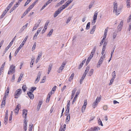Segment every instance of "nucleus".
<instances>
[{
  "instance_id": "nucleus-14",
  "label": "nucleus",
  "mask_w": 131,
  "mask_h": 131,
  "mask_svg": "<svg viewBox=\"0 0 131 131\" xmlns=\"http://www.w3.org/2000/svg\"><path fill=\"white\" fill-rule=\"evenodd\" d=\"M18 3H16V4H15L14 6L10 9V13H11L18 6Z\"/></svg>"
},
{
  "instance_id": "nucleus-22",
  "label": "nucleus",
  "mask_w": 131,
  "mask_h": 131,
  "mask_svg": "<svg viewBox=\"0 0 131 131\" xmlns=\"http://www.w3.org/2000/svg\"><path fill=\"white\" fill-rule=\"evenodd\" d=\"M98 103L97 101H95L94 102L92 105V107L93 108H95L97 105Z\"/></svg>"
},
{
  "instance_id": "nucleus-37",
  "label": "nucleus",
  "mask_w": 131,
  "mask_h": 131,
  "mask_svg": "<svg viewBox=\"0 0 131 131\" xmlns=\"http://www.w3.org/2000/svg\"><path fill=\"white\" fill-rule=\"evenodd\" d=\"M74 73H72V74L71 75V76L70 77L69 81L70 82L71 80H72L74 76Z\"/></svg>"
},
{
  "instance_id": "nucleus-19",
  "label": "nucleus",
  "mask_w": 131,
  "mask_h": 131,
  "mask_svg": "<svg viewBox=\"0 0 131 131\" xmlns=\"http://www.w3.org/2000/svg\"><path fill=\"white\" fill-rule=\"evenodd\" d=\"M42 101H40L39 102L37 106V110L38 111L39 110V109L40 108L41 105L42 104Z\"/></svg>"
},
{
  "instance_id": "nucleus-30",
  "label": "nucleus",
  "mask_w": 131,
  "mask_h": 131,
  "mask_svg": "<svg viewBox=\"0 0 131 131\" xmlns=\"http://www.w3.org/2000/svg\"><path fill=\"white\" fill-rule=\"evenodd\" d=\"M67 116L66 117V122H68L70 120V114H68V115H67Z\"/></svg>"
},
{
  "instance_id": "nucleus-58",
  "label": "nucleus",
  "mask_w": 131,
  "mask_h": 131,
  "mask_svg": "<svg viewBox=\"0 0 131 131\" xmlns=\"http://www.w3.org/2000/svg\"><path fill=\"white\" fill-rule=\"evenodd\" d=\"M41 75V73L40 72H39L37 75V78H38L40 79Z\"/></svg>"
},
{
  "instance_id": "nucleus-45",
  "label": "nucleus",
  "mask_w": 131,
  "mask_h": 131,
  "mask_svg": "<svg viewBox=\"0 0 131 131\" xmlns=\"http://www.w3.org/2000/svg\"><path fill=\"white\" fill-rule=\"evenodd\" d=\"M7 12H6V11H4L2 14V15H1V18H3L4 17V16L5 15V14H6V13H7Z\"/></svg>"
},
{
  "instance_id": "nucleus-20",
  "label": "nucleus",
  "mask_w": 131,
  "mask_h": 131,
  "mask_svg": "<svg viewBox=\"0 0 131 131\" xmlns=\"http://www.w3.org/2000/svg\"><path fill=\"white\" fill-rule=\"evenodd\" d=\"M95 28L96 26H93L90 31V34H92L93 33L95 30Z\"/></svg>"
},
{
  "instance_id": "nucleus-23",
  "label": "nucleus",
  "mask_w": 131,
  "mask_h": 131,
  "mask_svg": "<svg viewBox=\"0 0 131 131\" xmlns=\"http://www.w3.org/2000/svg\"><path fill=\"white\" fill-rule=\"evenodd\" d=\"M96 50V47L95 46L93 48V49H92V51L91 54H92V55H94V53L95 52Z\"/></svg>"
},
{
  "instance_id": "nucleus-28",
  "label": "nucleus",
  "mask_w": 131,
  "mask_h": 131,
  "mask_svg": "<svg viewBox=\"0 0 131 131\" xmlns=\"http://www.w3.org/2000/svg\"><path fill=\"white\" fill-rule=\"evenodd\" d=\"M107 30L106 29H105L103 37V39H105L106 37V34L107 32Z\"/></svg>"
},
{
  "instance_id": "nucleus-29",
  "label": "nucleus",
  "mask_w": 131,
  "mask_h": 131,
  "mask_svg": "<svg viewBox=\"0 0 131 131\" xmlns=\"http://www.w3.org/2000/svg\"><path fill=\"white\" fill-rule=\"evenodd\" d=\"M73 0H68L67 2L66 3V4L68 6L71 3Z\"/></svg>"
},
{
  "instance_id": "nucleus-47",
  "label": "nucleus",
  "mask_w": 131,
  "mask_h": 131,
  "mask_svg": "<svg viewBox=\"0 0 131 131\" xmlns=\"http://www.w3.org/2000/svg\"><path fill=\"white\" fill-rule=\"evenodd\" d=\"M98 123L99 125H101L102 126H103V124H102V122L100 118H99L98 121Z\"/></svg>"
},
{
  "instance_id": "nucleus-12",
  "label": "nucleus",
  "mask_w": 131,
  "mask_h": 131,
  "mask_svg": "<svg viewBox=\"0 0 131 131\" xmlns=\"http://www.w3.org/2000/svg\"><path fill=\"white\" fill-rule=\"evenodd\" d=\"M93 55H92V54H91L90 55V56L88 57V58L87 61H86V65H87L89 62L91 60L92 58L93 57Z\"/></svg>"
},
{
  "instance_id": "nucleus-60",
  "label": "nucleus",
  "mask_w": 131,
  "mask_h": 131,
  "mask_svg": "<svg viewBox=\"0 0 131 131\" xmlns=\"http://www.w3.org/2000/svg\"><path fill=\"white\" fill-rule=\"evenodd\" d=\"M114 79L112 78V79H111V81H110V82L109 84V85H111L112 84L113 82V81H114Z\"/></svg>"
},
{
  "instance_id": "nucleus-27",
  "label": "nucleus",
  "mask_w": 131,
  "mask_h": 131,
  "mask_svg": "<svg viewBox=\"0 0 131 131\" xmlns=\"http://www.w3.org/2000/svg\"><path fill=\"white\" fill-rule=\"evenodd\" d=\"M41 20H38V22H37L35 24V26L36 27H37L39 25L40 23L41 22Z\"/></svg>"
},
{
  "instance_id": "nucleus-44",
  "label": "nucleus",
  "mask_w": 131,
  "mask_h": 131,
  "mask_svg": "<svg viewBox=\"0 0 131 131\" xmlns=\"http://www.w3.org/2000/svg\"><path fill=\"white\" fill-rule=\"evenodd\" d=\"M53 31V29H51L48 34V35H49V36H50L51 35Z\"/></svg>"
},
{
  "instance_id": "nucleus-34",
  "label": "nucleus",
  "mask_w": 131,
  "mask_h": 131,
  "mask_svg": "<svg viewBox=\"0 0 131 131\" xmlns=\"http://www.w3.org/2000/svg\"><path fill=\"white\" fill-rule=\"evenodd\" d=\"M34 6V5L32 4L31 5L29 6V7L27 8V10H28V11H29L30 10L33 8Z\"/></svg>"
},
{
  "instance_id": "nucleus-1",
  "label": "nucleus",
  "mask_w": 131,
  "mask_h": 131,
  "mask_svg": "<svg viewBox=\"0 0 131 131\" xmlns=\"http://www.w3.org/2000/svg\"><path fill=\"white\" fill-rule=\"evenodd\" d=\"M121 8H118L117 10V3H114L113 12L116 13V15H118L121 12Z\"/></svg>"
},
{
  "instance_id": "nucleus-2",
  "label": "nucleus",
  "mask_w": 131,
  "mask_h": 131,
  "mask_svg": "<svg viewBox=\"0 0 131 131\" xmlns=\"http://www.w3.org/2000/svg\"><path fill=\"white\" fill-rule=\"evenodd\" d=\"M28 37V36H27L24 39V40L22 42L21 44L19 46L16 50L15 53V56H16V55L18 52L19 51L20 49L24 45V43L26 42V41L27 40Z\"/></svg>"
},
{
  "instance_id": "nucleus-38",
  "label": "nucleus",
  "mask_w": 131,
  "mask_h": 131,
  "mask_svg": "<svg viewBox=\"0 0 131 131\" xmlns=\"http://www.w3.org/2000/svg\"><path fill=\"white\" fill-rule=\"evenodd\" d=\"M35 58L34 57H32L31 59V61L30 64L32 65H33V64L34 62V60Z\"/></svg>"
},
{
  "instance_id": "nucleus-9",
  "label": "nucleus",
  "mask_w": 131,
  "mask_h": 131,
  "mask_svg": "<svg viewBox=\"0 0 131 131\" xmlns=\"http://www.w3.org/2000/svg\"><path fill=\"white\" fill-rule=\"evenodd\" d=\"M27 111L26 110L24 109L23 111V117L25 118V119H26V116L27 114Z\"/></svg>"
},
{
  "instance_id": "nucleus-15",
  "label": "nucleus",
  "mask_w": 131,
  "mask_h": 131,
  "mask_svg": "<svg viewBox=\"0 0 131 131\" xmlns=\"http://www.w3.org/2000/svg\"><path fill=\"white\" fill-rule=\"evenodd\" d=\"M68 6L65 3V4L62 5L61 7L59 8V10H60V11H61L63 9L66 8Z\"/></svg>"
},
{
  "instance_id": "nucleus-51",
  "label": "nucleus",
  "mask_w": 131,
  "mask_h": 131,
  "mask_svg": "<svg viewBox=\"0 0 131 131\" xmlns=\"http://www.w3.org/2000/svg\"><path fill=\"white\" fill-rule=\"evenodd\" d=\"M65 130L66 129L63 128L62 126H61L60 127V131H65Z\"/></svg>"
},
{
  "instance_id": "nucleus-26",
  "label": "nucleus",
  "mask_w": 131,
  "mask_h": 131,
  "mask_svg": "<svg viewBox=\"0 0 131 131\" xmlns=\"http://www.w3.org/2000/svg\"><path fill=\"white\" fill-rule=\"evenodd\" d=\"M8 121V116H5L4 119V123L5 125L7 123V122Z\"/></svg>"
},
{
  "instance_id": "nucleus-31",
  "label": "nucleus",
  "mask_w": 131,
  "mask_h": 131,
  "mask_svg": "<svg viewBox=\"0 0 131 131\" xmlns=\"http://www.w3.org/2000/svg\"><path fill=\"white\" fill-rule=\"evenodd\" d=\"M29 11H28V10H27V9H26V11H25V12L23 14L22 16L21 17L22 18H23V17L25 16L26 14Z\"/></svg>"
},
{
  "instance_id": "nucleus-6",
  "label": "nucleus",
  "mask_w": 131,
  "mask_h": 131,
  "mask_svg": "<svg viewBox=\"0 0 131 131\" xmlns=\"http://www.w3.org/2000/svg\"><path fill=\"white\" fill-rule=\"evenodd\" d=\"M100 129V128L98 126H95L91 127L89 129L90 131H98Z\"/></svg>"
},
{
  "instance_id": "nucleus-53",
  "label": "nucleus",
  "mask_w": 131,
  "mask_h": 131,
  "mask_svg": "<svg viewBox=\"0 0 131 131\" xmlns=\"http://www.w3.org/2000/svg\"><path fill=\"white\" fill-rule=\"evenodd\" d=\"M47 4H45L40 9V10H42L47 5Z\"/></svg>"
},
{
  "instance_id": "nucleus-18",
  "label": "nucleus",
  "mask_w": 131,
  "mask_h": 131,
  "mask_svg": "<svg viewBox=\"0 0 131 131\" xmlns=\"http://www.w3.org/2000/svg\"><path fill=\"white\" fill-rule=\"evenodd\" d=\"M42 54V52H41L40 53V54H39L36 60V63H37L38 62L40 58L41 57V56Z\"/></svg>"
},
{
  "instance_id": "nucleus-5",
  "label": "nucleus",
  "mask_w": 131,
  "mask_h": 131,
  "mask_svg": "<svg viewBox=\"0 0 131 131\" xmlns=\"http://www.w3.org/2000/svg\"><path fill=\"white\" fill-rule=\"evenodd\" d=\"M98 13V12L96 11L95 12L93 17V22L92 23V24H93V22H94V23H95L96 20L97 19V15Z\"/></svg>"
},
{
  "instance_id": "nucleus-16",
  "label": "nucleus",
  "mask_w": 131,
  "mask_h": 131,
  "mask_svg": "<svg viewBox=\"0 0 131 131\" xmlns=\"http://www.w3.org/2000/svg\"><path fill=\"white\" fill-rule=\"evenodd\" d=\"M28 23H27L24 26L22 27L20 29V31H21V32L24 30L25 29L27 26L28 25Z\"/></svg>"
},
{
  "instance_id": "nucleus-21",
  "label": "nucleus",
  "mask_w": 131,
  "mask_h": 131,
  "mask_svg": "<svg viewBox=\"0 0 131 131\" xmlns=\"http://www.w3.org/2000/svg\"><path fill=\"white\" fill-rule=\"evenodd\" d=\"M13 43H12L11 42H10L8 46L6 48L5 50V52H6L10 47L12 45Z\"/></svg>"
},
{
  "instance_id": "nucleus-3",
  "label": "nucleus",
  "mask_w": 131,
  "mask_h": 131,
  "mask_svg": "<svg viewBox=\"0 0 131 131\" xmlns=\"http://www.w3.org/2000/svg\"><path fill=\"white\" fill-rule=\"evenodd\" d=\"M21 92L22 90L21 89H19L16 90L14 95L15 98L16 99H17L18 97V96L21 94Z\"/></svg>"
},
{
  "instance_id": "nucleus-11",
  "label": "nucleus",
  "mask_w": 131,
  "mask_h": 131,
  "mask_svg": "<svg viewBox=\"0 0 131 131\" xmlns=\"http://www.w3.org/2000/svg\"><path fill=\"white\" fill-rule=\"evenodd\" d=\"M103 59L102 58H100L98 63V64L97 66V68H99L100 67V65L102 64L103 61Z\"/></svg>"
},
{
  "instance_id": "nucleus-40",
  "label": "nucleus",
  "mask_w": 131,
  "mask_h": 131,
  "mask_svg": "<svg viewBox=\"0 0 131 131\" xmlns=\"http://www.w3.org/2000/svg\"><path fill=\"white\" fill-rule=\"evenodd\" d=\"M46 79V76H44L43 77V79H42V80H41V81L40 82V83H44L45 82Z\"/></svg>"
},
{
  "instance_id": "nucleus-52",
  "label": "nucleus",
  "mask_w": 131,
  "mask_h": 131,
  "mask_svg": "<svg viewBox=\"0 0 131 131\" xmlns=\"http://www.w3.org/2000/svg\"><path fill=\"white\" fill-rule=\"evenodd\" d=\"M5 101H2V103L1 105V106L2 107H3L5 105Z\"/></svg>"
},
{
  "instance_id": "nucleus-59",
  "label": "nucleus",
  "mask_w": 131,
  "mask_h": 131,
  "mask_svg": "<svg viewBox=\"0 0 131 131\" xmlns=\"http://www.w3.org/2000/svg\"><path fill=\"white\" fill-rule=\"evenodd\" d=\"M86 107V106H82L81 109V111L82 112H83V111H84L85 108Z\"/></svg>"
},
{
  "instance_id": "nucleus-10",
  "label": "nucleus",
  "mask_w": 131,
  "mask_h": 131,
  "mask_svg": "<svg viewBox=\"0 0 131 131\" xmlns=\"http://www.w3.org/2000/svg\"><path fill=\"white\" fill-rule=\"evenodd\" d=\"M27 94L28 96L31 99H32L34 98V95L31 92H28L27 93Z\"/></svg>"
},
{
  "instance_id": "nucleus-63",
  "label": "nucleus",
  "mask_w": 131,
  "mask_h": 131,
  "mask_svg": "<svg viewBox=\"0 0 131 131\" xmlns=\"http://www.w3.org/2000/svg\"><path fill=\"white\" fill-rule=\"evenodd\" d=\"M49 23V22H48V21L46 22L45 24V26L44 27V28L45 29L46 27L47 28V27L48 26V25Z\"/></svg>"
},
{
  "instance_id": "nucleus-61",
  "label": "nucleus",
  "mask_w": 131,
  "mask_h": 131,
  "mask_svg": "<svg viewBox=\"0 0 131 131\" xmlns=\"http://www.w3.org/2000/svg\"><path fill=\"white\" fill-rule=\"evenodd\" d=\"M101 98L100 97L97 98L96 100V101H97L98 103L100 101Z\"/></svg>"
},
{
  "instance_id": "nucleus-56",
  "label": "nucleus",
  "mask_w": 131,
  "mask_h": 131,
  "mask_svg": "<svg viewBox=\"0 0 131 131\" xmlns=\"http://www.w3.org/2000/svg\"><path fill=\"white\" fill-rule=\"evenodd\" d=\"M85 76H84V75H83V76L80 79V82L81 84V82H82V81L85 78Z\"/></svg>"
},
{
  "instance_id": "nucleus-35",
  "label": "nucleus",
  "mask_w": 131,
  "mask_h": 131,
  "mask_svg": "<svg viewBox=\"0 0 131 131\" xmlns=\"http://www.w3.org/2000/svg\"><path fill=\"white\" fill-rule=\"evenodd\" d=\"M93 69H91L90 72L89 74V76H91L93 74Z\"/></svg>"
},
{
  "instance_id": "nucleus-33",
  "label": "nucleus",
  "mask_w": 131,
  "mask_h": 131,
  "mask_svg": "<svg viewBox=\"0 0 131 131\" xmlns=\"http://www.w3.org/2000/svg\"><path fill=\"white\" fill-rule=\"evenodd\" d=\"M36 89V87H32L31 88V89L30 91L32 93H33L34 91Z\"/></svg>"
},
{
  "instance_id": "nucleus-32",
  "label": "nucleus",
  "mask_w": 131,
  "mask_h": 131,
  "mask_svg": "<svg viewBox=\"0 0 131 131\" xmlns=\"http://www.w3.org/2000/svg\"><path fill=\"white\" fill-rule=\"evenodd\" d=\"M23 76V74H21L20 75L19 77V78L18 80V82H19L21 81L22 77Z\"/></svg>"
},
{
  "instance_id": "nucleus-4",
  "label": "nucleus",
  "mask_w": 131,
  "mask_h": 131,
  "mask_svg": "<svg viewBox=\"0 0 131 131\" xmlns=\"http://www.w3.org/2000/svg\"><path fill=\"white\" fill-rule=\"evenodd\" d=\"M15 66L13 65H12L10 66L9 70L8 72V74H10V73L14 72L15 70Z\"/></svg>"
},
{
  "instance_id": "nucleus-54",
  "label": "nucleus",
  "mask_w": 131,
  "mask_h": 131,
  "mask_svg": "<svg viewBox=\"0 0 131 131\" xmlns=\"http://www.w3.org/2000/svg\"><path fill=\"white\" fill-rule=\"evenodd\" d=\"M122 27V26L120 25H119L118 26V31H121Z\"/></svg>"
},
{
  "instance_id": "nucleus-46",
  "label": "nucleus",
  "mask_w": 131,
  "mask_h": 131,
  "mask_svg": "<svg viewBox=\"0 0 131 131\" xmlns=\"http://www.w3.org/2000/svg\"><path fill=\"white\" fill-rule=\"evenodd\" d=\"M5 62H4L2 65L1 66V67L0 68V71L1 72V71H2L4 68V67L5 66Z\"/></svg>"
},
{
  "instance_id": "nucleus-39",
  "label": "nucleus",
  "mask_w": 131,
  "mask_h": 131,
  "mask_svg": "<svg viewBox=\"0 0 131 131\" xmlns=\"http://www.w3.org/2000/svg\"><path fill=\"white\" fill-rule=\"evenodd\" d=\"M27 89V87H26V85H24L23 86L22 89L24 92H25V91H26Z\"/></svg>"
},
{
  "instance_id": "nucleus-42",
  "label": "nucleus",
  "mask_w": 131,
  "mask_h": 131,
  "mask_svg": "<svg viewBox=\"0 0 131 131\" xmlns=\"http://www.w3.org/2000/svg\"><path fill=\"white\" fill-rule=\"evenodd\" d=\"M94 1L92 2L91 3L89 6V9L91 8L94 4Z\"/></svg>"
},
{
  "instance_id": "nucleus-8",
  "label": "nucleus",
  "mask_w": 131,
  "mask_h": 131,
  "mask_svg": "<svg viewBox=\"0 0 131 131\" xmlns=\"http://www.w3.org/2000/svg\"><path fill=\"white\" fill-rule=\"evenodd\" d=\"M80 92V91H78L76 93V94L74 97V99L73 100V101L72 102V104H73L76 101V99L77 98L78 95L79 94Z\"/></svg>"
},
{
  "instance_id": "nucleus-17",
  "label": "nucleus",
  "mask_w": 131,
  "mask_h": 131,
  "mask_svg": "<svg viewBox=\"0 0 131 131\" xmlns=\"http://www.w3.org/2000/svg\"><path fill=\"white\" fill-rule=\"evenodd\" d=\"M77 89L75 88L74 89L72 90L71 96V99H72L73 98L75 93V91Z\"/></svg>"
},
{
  "instance_id": "nucleus-43",
  "label": "nucleus",
  "mask_w": 131,
  "mask_h": 131,
  "mask_svg": "<svg viewBox=\"0 0 131 131\" xmlns=\"http://www.w3.org/2000/svg\"><path fill=\"white\" fill-rule=\"evenodd\" d=\"M112 76L113 77L112 78L115 79L116 76V75L115 74V71H113V72L112 73Z\"/></svg>"
},
{
  "instance_id": "nucleus-50",
  "label": "nucleus",
  "mask_w": 131,
  "mask_h": 131,
  "mask_svg": "<svg viewBox=\"0 0 131 131\" xmlns=\"http://www.w3.org/2000/svg\"><path fill=\"white\" fill-rule=\"evenodd\" d=\"M33 125V124L31 125H29V131H32V126Z\"/></svg>"
},
{
  "instance_id": "nucleus-64",
  "label": "nucleus",
  "mask_w": 131,
  "mask_h": 131,
  "mask_svg": "<svg viewBox=\"0 0 131 131\" xmlns=\"http://www.w3.org/2000/svg\"><path fill=\"white\" fill-rule=\"evenodd\" d=\"M39 79L38 78H37L36 79L35 82V84H37L38 82L39 81Z\"/></svg>"
},
{
  "instance_id": "nucleus-7",
  "label": "nucleus",
  "mask_w": 131,
  "mask_h": 131,
  "mask_svg": "<svg viewBox=\"0 0 131 131\" xmlns=\"http://www.w3.org/2000/svg\"><path fill=\"white\" fill-rule=\"evenodd\" d=\"M20 105L19 104H18L17 105L15 108L14 110V112L15 113H16L17 114H18L19 110L20 108Z\"/></svg>"
},
{
  "instance_id": "nucleus-57",
  "label": "nucleus",
  "mask_w": 131,
  "mask_h": 131,
  "mask_svg": "<svg viewBox=\"0 0 131 131\" xmlns=\"http://www.w3.org/2000/svg\"><path fill=\"white\" fill-rule=\"evenodd\" d=\"M69 110H67H67H66L65 111V115L67 116V115H68L69 114Z\"/></svg>"
},
{
  "instance_id": "nucleus-36",
  "label": "nucleus",
  "mask_w": 131,
  "mask_h": 131,
  "mask_svg": "<svg viewBox=\"0 0 131 131\" xmlns=\"http://www.w3.org/2000/svg\"><path fill=\"white\" fill-rule=\"evenodd\" d=\"M90 22H88L87 24L86 27V29L87 30H88L89 29L90 27Z\"/></svg>"
},
{
  "instance_id": "nucleus-49",
  "label": "nucleus",
  "mask_w": 131,
  "mask_h": 131,
  "mask_svg": "<svg viewBox=\"0 0 131 131\" xmlns=\"http://www.w3.org/2000/svg\"><path fill=\"white\" fill-rule=\"evenodd\" d=\"M26 119H25L24 120V123L25 124V125L24 126V127H27V121H26Z\"/></svg>"
},
{
  "instance_id": "nucleus-13",
  "label": "nucleus",
  "mask_w": 131,
  "mask_h": 131,
  "mask_svg": "<svg viewBox=\"0 0 131 131\" xmlns=\"http://www.w3.org/2000/svg\"><path fill=\"white\" fill-rule=\"evenodd\" d=\"M61 11H60V10H59V9H58L55 12L54 14V17H56L60 13Z\"/></svg>"
},
{
  "instance_id": "nucleus-62",
  "label": "nucleus",
  "mask_w": 131,
  "mask_h": 131,
  "mask_svg": "<svg viewBox=\"0 0 131 131\" xmlns=\"http://www.w3.org/2000/svg\"><path fill=\"white\" fill-rule=\"evenodd\" d=\"M89 69H90V67H89V66H87L86 67L85 71V72H86L88 73V72L89 71Z\"/></svg>"
},
{
  "instance_id": "nucleus-25",
  "label": "nucleus",
  "mask_w": 131,
  "mask_h": 131,
  "mask_svg": "<svg viewBox=\"0 0 131 131\" xmlns=\"http://www.w3.org/2000/svg\"><path fill=\"white\" fill-rule=\"evenodd\" d=\"M127 6L128 8L130 7V0H126Z\"/></svg>"
},
{
  "instance_id": "nucleus-24",
  "label": "nucleus",
  "mask_w": 131,
  "mask_h": 131,
  "mask_svg": "<svg viewBox=\"0 0 131 131\" xmlns=\"http://www.w3.org/2000/svg\"><path fill=\"white\" fill-rule=\"evenodd\" d=\"M52 67V65L51 64L49 65V68L48 71V74L50 73Z\"/></svg>"
},
{
  "instance_id": "nucleus-41",
  "label": "nucleus",
  "mask_w": 131,
  "mask_h": 131,
  "mask_svg": "<svg viewBox=\"0 0 131 131\" xmlns=\"http://www.w3.org/2000/svg\"><path fill=\"white\" fill-rule=\"evenodd\" d=\"M8 96V94H7V93H5V95H4V96L3 97V101H5L6 100V98Z\"/></svg>"
},
{
  "instance_id": "nucleus-48",
  "label": "nucleus",
  "mask_w": 131,
  "mask_h": 131,
  "mask_svg": "<svg viewBox=\"0 0 131 131\" xmlns=\"http://www.w3.org/2000/svg\"><path fill=\"white\" fill-rule=\"evenodd\" d=\"M32 0H28L25 3L24 6H26Z\"/></svg>"
},
{
  "instance_id": "nucleus-55",
  "label": "nucleus",
  "mask_w": 131,
  "mask_h": 131,
  "mask_svg": "<svg viewBox=\"0 0 131 131\" xmlns=\"http://www.w3.org/2000/svg\"><path fill=\"white\" fill-rule=\"evenodd\" d=\"M71 19V17H68L67 21H66V24L70 22V21Z\"/></svg>"
}]
</instances>
